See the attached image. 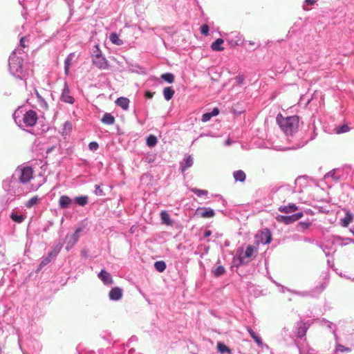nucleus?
Returning a JSON list of instances; mask_svg holds the SVG:
<instances>
[{"instance_id":"obj_16","label":"nucleus","mask_w":354,"mask_h":354,"mask_svg":"<svg viewBox=\"0 0 354 354\" xmlns=\"http://www.w3.org/2000/svg\"><path fill=\"white\" fill-rule=\"evenodd\" d=\"M73 202V199H71L68 196L62 195L59 197L58 203L61 209H67L70 207Z\"/></svg>"},{"instance_id":"obj_22","label":"nucleus","mask_w":354,"mask_h":354,"mask_svg":"<svg viewBox=\"0 0 354 354\" xmlns=\"http://www.w3.org/2000/svg\"><path fill=\"white\" fill-rule=\"evenodd\" d=\"M247 330L251 338L257 343L259 347L263 346V342L262 339L250 327H248Z\"/></svg>"},{"instance_id":"obj_11","label":"nucleus","mask_w":354,"mask_h":354,"mask_svg":"<svg viewBox=\"0 0 354 354\" xmlns=\"http://www.w3.org/2000/svg\"><path fill=\"white\" fill-rule=\"evenodd\" d=\"M194 164V158L192 155L185 154L183 159L180 162V169L181 172H185L190 168Z\"/></svg>"},{"instance_id":"obj_50","label":"nucleus","mask_w":354,"mask_h":354,"mask_svg":"<svg viewBox=\"0 0 354 354\" xmlns=\"http://www.w3.org/2000/svg\"><path fill=\"white\" fill-rule=\"evenodd\" d=\"M50 261H51V260L47 256L43 257L41 258V260L39 264L38 270H41L44 266L48 265Z\"/></svg>"},{"instance_id":"obj_35","label":"nucleus","mask_w":354,"mask_h":354,"mask_svg":"<svg viewBox=\"0 0 354 354\" xmlns=\"http://www.w3.org/2000/svg\"><path fill=\"white\" fill-rule=\"evenodd\" d=\"M203 212L201 213V216L203 218H212L215 215L214 210L210 207L202 208Z\"/></svg>"},{"instance_id":"obj_64","label":"nucleus","mask_w":354,"mask_h":354,"mask_svg":"<svg viewBox=\"0 0 354 354\" xmlns=\"http://www.w3.org/2000/svg\"><path fill=\"white\" fill-rule=\"evenodd\" d=\"M321 248L326 257L330 255L328 248L326 245H322Z\"/></svg>"},{"instance_id":"obj_54","label":"nucleus","mask_w":354,"mask_h":354,"mask_svg":"<svg viewBox=\"0 0 354 354\" xmlns=\"http://www.w3.org/2000/svg\"><path fill=\"white\" fill-rule=\"evenodd\" d=\"M98 148H99V145L97 142L92 141V142H89L88 149L91 151H97L98 149Z\"/></svg>"},{"instance_id":"obj_3","label":"nucleus","mask_w":354,"mask_h":354,"mask_svg":"<svg viewBox=\"0 0 354 354\" xmlns=\"http://www.w3.org/2000/svg\"><path fill=\"white\" fill-rule=\"evenodd\" d=\"M281 289V292H285L286 291L290 292L292 294H294L295 295L302 297H317L326 288L327 286V282H323L319 286H315L314 288L310 290H305V291H298L295 290L289 289L288 288L280 286Z\"/></svg>"},{"instance_id":"obj_53","label":"nucleus","mask_w":354,"mask_h":354,"mask_svg":"<svg viewBox=\"0 0 354 354\" xmlns=\"http://www.w3.org/2000/svg\"><path fill=\"white\" fill-rule=\"evenodd\" d=\"M94 194L99 196H105V193L104 191L100 188V186L99 185H95V190Z\"/></svg>"},{"instance_id":"obj_25","label":"nucleus","mask_w":354,"mask_h":354,"mask_svg":"<svg viewBox=\"0 0 354 354\" xmlns=\"http://www.w3.org/2000/svg\"><path fill=\"white\" fill-rule=\"evenodd\" d=\"M75 56L74 53H71L66 57L64 60V73L66 75L69 74V69L72 64L73 57Z\"/></svg>"},{"instance_id":"obj_58","label":"nucleus","mask_w":354,"mask_h":354,"mask_svg":"<svg viewBox=\"0 0 354 354\" xmlns=\"http://www.w3.org/2000/svg\"><path fill=\"white\" fill-rule=\"evenodd\" d=\"M245 77L243 75H238L235 77V81L238 84H242L244 82Z\"/></svg>"},{"instance_id":"obj_8","label":"nucleus","mask_w":354,"mask_h":354,"mask_svg":"<svg viewBox=\"0 0 354 354\" xmlns=\"http://www.w3.org/2000/svg\"><path fill=\"white\" fill-rule=\"evenodd\" d=\"M37 119V113L33 110H28L24 113L22 122L24 127H33L36 124Z\"/></svg>"},{"instance_id":"obj_47","label":"nucleus","mask_w":354,"mask_h":354,"mask_svg":"<svg viewBox=\"0 0 354 354\" xmlns=\"http://www.w3.org/2000/svg\"><path fill=\"white\" fill-rule=\"evenodd\" d=\"M35 94L37 98L38 102L41 106L47 107L48 104L44 98L39 93L37 89H35Z\"/></svg>"},{"instance_id":"obj_32","label":"nucleus","mask_w":354,"mask_h":354,"mask_svg":"<svg viewBox=\"0 0 354 354\" xmlns=\"http://www.w3.org/2000/svg\"><path fill=\"white\" fill-rule=\"evenodd\" d=\"M226 270L224 266L219 265L216 268L212 270L214 277H219L225 273Z\"/></svg>"},{"instance_id":"obj_61","label":"nucleus","mask_w":354,"mask_h":354,"mask_svg":"<svg viewBox=\"0 0 354 354\" xmlns=\"http://www.w3.org/2000/svg\"><path fill=\"white\" fill-rule=\"evenodd\" d=\"M209 113L211 114L212 117H214V116H216L219 114L220 110L218 108L215 107L212 110V111H210Z\"/></svg>"},{"instance_id":"obj_21","label":"nucleus","mask_w":354,"mask_h":354,"mask_svg":"<svg viewBox=\"0 0 354 354\" xmlns=\"http://www.w3.org/2000/svg\"><path fill=\"white\" fill-rule=\"evenodd\" d=\"M224 43V39L222 38H218L215 41H214L211 44V48L213 51L220 52L224 50L223 47V44Z\"/></svg>"},{"instance_id":"obj_24","label":"nucleus","mask_w":354,"mask_h":354,"mask_svg":"<svg viewBox=\"0 0 354 354\" xmlns=\"http://www.w3.org/2000/svg\"><path fill=\"white\" fill-rule=\"evenodd\" d=\"M73 202L80 207H84L88 203V197L86 195L76 196L73 198Z\"/></svg>"},{"instance_id":"obj_5","label":"nucleus","mask_w":354,"mask_h":354,"mask_svg":"<svg viewBox=\"0 0 354 354\" xmlns=\"http://www.w3.org/2000/svg\"><path fill=\"white\" fill-rule=\"evenodd\" d=\"M12 176L22 184H26L32 178L33 170L30 166H19L15 169Z\"/></svg>"},{"instance_id":"obj_46","label":"nucleus","mask_w":354,"mask_h":354,"mask_svg":"<svg viewBox=\"0 0 354 354\" xmlns=\"http://www.w3.org/2000/svg\"><path fill=\"white\" fill-rule=\"evenodd\" d=\"M233 263L234 266H236L237 268L246 263L242 256H238L237 258H234Z\"/></svg>"},{"instance_id":"obj_39","label":"nucleus","mask_w":354,"mask_h":354,"mask_svg":"<svg viewBox=\"0 0 354 354\" xmlns=\"http://www.w3.org/2000/svg\"><path fill=\"white\" fill-rule=\"evenodd\" d=\"M100 55H102V53L100 48V46L98 44L94 45L91 53L92 59L95 57L99 58Z\"/></svg>"},{"instance_id":"obj_37","label":"nucleus","mask_w":354,"mask_h":354,"mask_svg":"<svg viewBox=\"0 0 354 354\" xmlns=\"http://www.w3.org/2000/svg\"><path fill=\"white\" fill-rule=\"evenodd\" d=\"M157 142L158 139L154 135L151 134L147 137L146 144L149 147H154L157 145Z\"/></svg>"},{"instance_id":"obj_31","label":"nucleus","mask_w":354,"mask_h":354,"mask_svg":"<svg viewBox=\"0 0 354 354\" xmlns=\"http://www.w3.org/2000/svg\"><path fill=\"white\" fill-rule=\"evenodd\" d=\"M233 176L235 181L244 182L246 178V175L243 170H236L233 172Z\"/></svg>"},{"instance_id":"obj_20","label":"nucleus","mask_w":354,"mask_h":354,"mask_svg":"<svg viewBox=\"0 0 354 354\" xmlns=\"http://www.w3.org/2000/svg\"><path fill=\"white\" fill-rule=\"evenodd\" d=\"M82 231V227H77L75 232L73 234L72 236H71V240H70L68 242V245L66 246V250H69V245L70 246H73L74 244H75L78 240H79V237H80V233Z\"/></svg>"},{"instance_id":"obj_48","label":"nucleus","mask_w":354,"mask_h":354,"mask_svg":"<svg viewBox=\"0 0 354 354\" xmlns=\"http://www.w3.org/2000/svg\"><path fill=\"white\" fill-rule=\"evenodd\" d=\"M350 130V127L347 124H342L336 127V133L338 134L346 133Z\"/></svg>"},{"instance_id":"obj_27","label":"nucleus","mask_w":354,"mask_h":354,"mask_svg":"<svg viewBox=\"0 0 354 354\" xmlns=\"http://www.w3.org/2000/svg\"><path fill=\"white\" fill-rule=\"evenodd\" d=\"M160 219L162 223L165 224L167 225H172L173 221L170 218L169 214L165 210H162L160 214Z\"/></svg>"},{"instance_id":"obj_34","label":"nucleus","mask_w":354,"mask_h":354,"mask_svg":"<svg viewBox=\"0 0 354 354\" xmlns=\"http://www.w3.org/2000/svg\"><path fill=\"white\" fill-rule=\"evenodd\" d=\"M10 218L16 223H21L25 220V216L18 214L15 212H12Z\"/></svg>"},{"instance_id":"obj_1","label":"nucleus","mask_w":354,"mask_h":354,"mask_svg":"<svg viewBox=\"0 0 354 354\" xmlns=\"http://www.w3.org/2000/svg\"><path fill=\"white\" fill-rule=\"evenodd\" d=\"M276 120L280 129L286 136L289 142H293V139L295 138L299 140L297 142L295 143L292 147L289 148L290 149H297L304 147L308 142V141L313 140L317 136V133L315 132V127H313V133L310 138L309 139H301L300 140L301 136L297 135L299 123V118L298 115H295L292 116L283 117L281 113H279Z\"/></svg>"},{"instance_id":"obj_14","label":"nucleus","mask_w":354,"mask_h":354,"mask_svg":"<svg viewBox=\"0 0 354 354\" xmlns=\"http://www.w3.org/2000/svg\"><path fill=\"white\" fill-rule=\"evenodd\" d=\"M122 289L119 287H114L111 288L109 293V299L111 301H118L122 297Z\"/></svg>"},{"instance_id":"obj_62","label":"nucleus","mask_w":354,"mask_h":354,"mask_svg":"<svg viewBox=\"0 0 354 354\" xmlns=\"http://www.w3.org/2000/svg\"><path fill=\"white\" fill-rule=\"evenodd\" d=\"M80 255L82 258L87 259L89 257L88 251L86 249H83L81 251Z\"/></svg>"},{"instance_id":"obj_28","label":"nucleus","mask_w":354,"mask_h":354,"mask_svg":"<svg viewBox=\"0 0 354 354\" xmlns=\"http://www.w3.org/2000/svg\"><path fill=\"white\" fill-rule=\"evenodd\" d=\"M321 325L323 326L327 327L335 335V337L337 336L336 335L337 326L335 324H333V322H331L326 319H322L321 320Z\"/></svg>"},{"instance_id":"obj_26","label":"nucleus","mask_w":354,"mask_h":354,"mask_svg":"<svg viewBox=\"0 0 354 354\" xmlns=\"http://www.w3.org/2000/svg\"><path fill=\"white\" fill-rule=\"evenodd\" d=\"M129 102V100L127 97H120L115 101V104H117V106H120L124 110L128 109Z\"/></svg>"},{"instance_id":"obj_10","label":"nucleus","mask_w":354,"mask_h":354,"mask_svg":"<svg viewBox=\"0 0 354 354\" xmlns=\"http://www.w3.org/2000/svg\"><path fill=\"white\" fill-rule=\"evenodd\" d=\"M59 99L64 103L73 104L75 102V98L70 94V89L66 82L64 84Z\"/></svg>"},{"instance_id":"obj_56","label":"nucleus","mask_w":354,"mask_h":354,"mask_svg":"<svg viewBox=\"0 0 354 354\" xmlns=\"http://www.w3.org/2000/svg\"><path fill=\"white\" fill-rule=\"evenodd\" d=\"M69 8V10H70V14L72 15L73 14V10H74V6H73V3H74V1L73 0H64Z\"/></svg>"},{"instance_id":"obj_44","label":"nucleus","mask_w":354,"mask_h":354,"mask_svg":"<svg viewBox=\"0 0 354 354\" xmlns=\"http://www.w3.org/2000/svg\"><path fill=\"white\" fill-rule=\"evenodd\" d=\"M72 131V124L69 121H66L63 124L62 135L67 136Z\"/></svg>"},{"instance_id":"obj_40","label":"nucleus","mask_w":354,"mask_h":354,"mask_svg":"<svg viewBox=\"0 0 354 354\" xmlns=\"http://www.w3.org/2000/svg\"><path fill=\"white\" fill-rule=\"evenodd\" d=\"M281 335L282 336L285 342H288L289 340L292 339L291 333L290 332L289 329L286 327H283L282 328Z\"/></svg>"},{"instance_id":"obj_41","label":"nucleus","mask_w":354,"mask_h":354,"mask_svg":"<svg viewBox=\"0 0 354 354\" xmlns=\"http://www.w3.org/2000/svg\"><path fill=\"white\" fill-rule=\"evenodd\" d=\"M154 268L158 272H162L165 270L167 265L164 261H158L154 263Z\"/></svg>"},{"instance_id":"obj_51","label":"nucleus","mask_w":354,"mask_h":354,"mask_svg":"<svg viewBox=\"0 0 354 354\" xmlns=\"http://www.w3.org/2000/svg\"><path fill=\"white\" fill-rule=\"evenodd\" d=\"M191 191L194 193L197 196L201 197L207 194V191L200 189L198 188H192Z\"/></svg>"},{"instance_id":"obj_6","label":"nucleus","mask_w":354,"mask_h":354,"mask_svg":"<svg viewBox=\"0 0 354 354\" xmlns=\"http://www.w3.org/2000/svg\"><path fill=\"white\" fill-rule=\"evenodd\" d=\"M272 239V232L268 228H263L259 230L255 235V241L259 245L269 244Z\"/></svg>"},{"instance_id":"obj_30","label":"nucleus","mask_w":354,"mask_h":354,"mask_svg":"<svg viewBox=\"0 0 354 354\" xmlns=\"http://www.w3.org/2000/svg\"><path fill=\"white\" fill-rule=\"evenodd\" d=\"M101 122L105 124L111 125L114 124L115 118L112 114L109 113H105L101 119Z\"/></svg>"},{"instance_id":"obj_29","label":"nucleus","mask_w":354,"mask_h":354,"mask_svg":"<svg viewBox=\"0 0 354 354\" xmlns=\"http://www.w3.org/2000/svg\"><path fill=\"white\" fill-rule=\"evenodd\" d=\"M174 93L175 91L172 86H167L163 89V96L167 101L171 100Z\"/></svg>"},{"instance_id":"obj_12","label":"nucleus","mask_w":354,"mask_h":354,"mask_svg":"<svg viewBox=\"0 0 354 354\" xmlns=\"http://www.w3.org/2000/svg\"><path fill=\"white\" fill-rule=\"evenodd\" d=\"M97 277L105 286H110L113 283L111 274L105 269L101 270L98 273Z\"/></svg>"},{"instance_id":"obj_43","label":"nucleus","mask_w":354,"mask_h":354,"mask_svg":"<svg viewBox=\"0 0 354 354\" xmlns=\"http://www.w3.org/2000/svg\"><path fill=\"white\" fill-rule=\"evenodd\" d=\"M255 251L257 252V249L254 245H248L246 247V249H245V251L244 253V257L245 258H250L252 257V255Z\"/></svg>"},{"instance_id":"obj_45","label":"nucleus","mask_w":354,"mask_h":354,"mask_svg":"<svg viewBox=\"0 0 354 354\" xmlns=\"http://www.w3.org/2000/svg\"><path fill=\"white\" fill-rule=\"evenodd\" d=\"M350 352L351 351V348L349 347H346L341 344H337L336 345L335 349V354H337L338 353L341 352Z\"/></svg>"},{"instance_id":"obj_13","label":"nucleus","mask_w":354,"mask_h":354,"mask_svg":"<svg viewBox=\"0 0 354 354\" xmlns=\"http://www.w3.org/2000/svg\"><path fill=\"white\" fill-rule=\"evenodd\" d=\"M92 62L93 64L99 69L104 70L109 68V62L103 55H100L99 58H93Z\"/></svg>"},{"instance_id":"obj_38","label":"nucleus","mask_w":354,"mask_h":354,"mask_svg":"<svg viewBox=\"0 0 354 354\" xmlns=\"http://www.w3.org/2000/svg\"><path fill=\"white\" fill-rule=\"evenodd\" d=\"M160 78L169 84L173 83L175 80V76L171 73H162L160 76Z\"/></svg>"},{"instance_id":"obj_7","label":"nucleus","mask_w":354,"mask_h":354,"mask_svg":"<svg viewBox=\"0 0 354 354\" xmlns=\"http://www.w3.org/2000/svg\"><path fill=\"white\" fill-rule=\"evenodd\" d=\"M227 37L225 38L227 42L229 44L230 47H235L236 46L241 45L244 39L243 36L236 31L231 32L226 35Z\"/></svg>"},{"instance_id":"obj_33","label":"nucleus","mask_w":354,"mask_h":354,"mask_svg":"<svg viewBox=\"0 0 354 354\" xmlns=\"http://www.w3.org/2000/svg\"><path fill=\"white\" fill-rule=\"evenodd\" d=\"M110 41L115 45L121 46L124 44L123 41L119 38L116 32H111L109 35Z\"/></svg>"},{"instance_id":"obj_42","label":"nucleus","mask_w":354,"mask_h":354,"mask_svg":"<svg viewBox=\"0 0 354 354\" xmlns=\"http://www.w3.org/2000/svg\"><path fill=\"white\" fill-rule=\"evenodd\" d=\"M40 198L37 196H35L32 197L30 199H29L25 204V206L27 208H31L34 207L35 205H37L39 202Z\"/></svg>"},{"instance_id":"obj_59","label":"nucleus","mask_w":354,"mask_h":354,"mask_svg":"<svg viewBox=\"0 0 354 354\" xmlns=\"http://www.w3.org/2000/svg\"><path fill=\"white\" fill-rule=\"evenodd\" d=\"M336 171L335 169H333L330 171L328 173H327L326 176L327 177H331L333 179L337 180L339 179V177L335 176Z\"/></svg>"},{"instance_id":"obj_19","label":"nucleus","mask_w":354,"mask_h":354,"mask_svg":"<svg viewBox=\"0 0 354 354\" xmlns=\"http://www.w3.org/2000/svg\"><path fill=\"white\" fill-rule=\"evenodd\" d=\"M62 248V244L58 243L53 246L52 250L48 253L47 257L52 260L57 257Z\"/></svg>"},{"instance_id":"obj_49","label":"nucleus","mask_w":354,"mask_h":354,"mask_svg":"<svg viewBox=\"0 0 354 354\" xmlns=\"http://www.w3.org/2000/svg\"><path fill=\"white\" fill-rule=\"evenodd\" d=\"M310 225V222H299L297 225V230L304 232Z\"/></svg>"},{"instance_id":"obj_2","label":"nucleus","mask_w":354,"mask_h":354,"mask_svg":"<svg viewBox=\"0 0 354 354\" xmlns=\"http://www.w3.org/2000/svg\"><path fill=\"white\" fill-rule=\"evenodd\" d=\"M19 55H17V50H15L10 55L8 59L9 71L11 75L16 78L26 80L28 74L24 64L25 59L24 57L26 55L24 53L21 52H19Z\"/></svg>"},{"instance_id":"obj_9","label":"nucleus","mask_w":354,"mask_h":354,"mask_svg":"<svg viewBox=\"0 0 354 354\" xmlns=\"http://www.w3.org/2000/svg\"><path fill=\"white\" fill-rule=\"evenodd\" d=\"M304 216V213L302 212H299L297 213H293L290 215H279L277 216V221L279 222L283 223L286 225L291 224L299 219H300Z\"/></svg>"},{"instance_id":"obj_17","label":"nucleus","mask_w":354,"mask_h":354,"mask_svg":"<svg viewBox=\"0 0 354 354\" xmlns=\"http://www.w3.org/2000/svg\"><path fill=\"white\" fill-rule=\"evenodd\" d=\"M25 113H24L23 108H19L17 109L13 113V119L16 124L19 127H21V122H22V118L24 117Z\"/></svg>"},{"instance_id":"obj_57","label":"nucleus","mask_w":354,"mask_h":354,"mask_svg":"<svg viewBox=\"0 0 354 354\" xmlns=\"http://www.w3.org/2000/svg\"><path fill=\"white\" fill-rule=\"evenodd\" d=\"M316 3V0H305L304 4L303 6V8L305 10H308V8H306L307 6H313Z\"/></svg>"},{"instance_id":"obj_4","label":"nucleus","mask_w":354,"mask_h":354,"mask_svg":"<svg viewBox=\"0 0 354 354\" xmlns=\"http://www.w3.org/2000/svg\"><path fill=\"white\" fill-rule=\"evenodd\" d=\"M21 183L17 180L16 178L12 175L9 180H3V188L11 196H20L23 194L24 191L21 187Z\"/></svg>"},{"instance_id":"obj_15","label":"nucleus","mask_w":354,"mask_h":354,"mask_svg":"<svg viewBox=\"0 0 354 354\" xmlns=\"http://www.w3.org/2000/svg\"><path fill=\"white\" fill-rule=\"evenodd\" d=\"M308 326L306 323L298 322L295 327V333L297 337L302 338L306 334Z\"/></svg>"},{"instance_id":"obj_60","label":"nucleus","mask_w":354,"mask_h":354,"mask_svg":"<svg viewBox=\"0 0 354 354\" xmlns=\"http://www.w3.org/2000/svg\"><path fill=\"white\" fill-rule=\"evenodd\" d=\"M202 137H212V138H214V137H216L212 132L211 131H209L207 133H202L199 135L198 138H202Z\"/></svg>"},{"instance_id":"obj_18","label":"nucleus","mask_w":354,"mask_h":354,"mask_svg":"<svg viewBox=\"0 0 354 354\" xmlns=\"http://www.w3.org/2000/svg\"><path fill=\"white\" fill-rule=\"evenodd\" d=\"M353 218L354 214L349 210H347L345 213L344 217L341 219V225L344 227H348L353 221Z\"/></svg>"},{"instance_id":"obj_55","label":"nucleus","mask_w":354,"mask_h":354,"mask_svg":"<svg viewBox=\"0 0 354 354\" xmlns=\"http://www.w3.org/2000/svg\"><path fill=\"white\" fill-rule=\"evenodd\" d=\"M212 118V117L211 114L209 112H206L203 114L201 121L203 122H206L209 121Z\"/></svg>"},{"instance_id":"obj_52","label":"nucleus","mask_w":354,"mask_h":354,"mask_svg":"<svg viewBox=\"0 0 354 354\" xmlns=\"http://www.w3.org/2000/svg\"><path fill=\"white\" fill-rule=\"evenodd\" d=\"M201 33L203 35H208L209 32V27L207 24H203L200 28Z\"/></svg>"},{"instance_id":"obj_23","label":"nucleus","mask_w":354,"mask_h":354,"mask_svg":"<svg viewBox=\"0 0 354 354\" xmlns=\"http://www.w3.org/2000/svg\"><path fill=\"white\" fill-rule=\"evenodd\" d=\"M298 209L297 206L294 203H290L288 205H281L279 207V211L283 213H292Z\"/></svg>"},{"instance_id":"obj_36","label":"nucleus","mask_w":354,"mask_h":354,"mask_svg":"<svg viewBox=\"0 0 354 354\" xmlns=\"http://www.w3.org/2000/svg\"><path fill=\"white\" fill-rule=\"evenodd\" d=\"M216 348L218 351L221 353H231V349L225 345L223 342H218L216 345Z\"/></svg>"},{"instance_id":"obj_63","label":"nucleus","mask_w":354,"mask_h":354,"mask_svg":"<svg viewBox=\"0 0 354 354\" xmlns=\"http://www.w3.org/2000/svg\"><path fill=\"white\" fill-rule=\"evenodd\" d=\"M27 37H22L21 39H20V41H19V46L22 48H25L26 47V45H25V41L26 40Z\"/></svg>"}]
</instances>
